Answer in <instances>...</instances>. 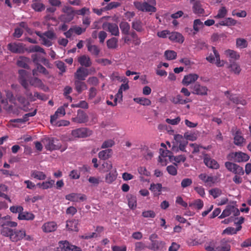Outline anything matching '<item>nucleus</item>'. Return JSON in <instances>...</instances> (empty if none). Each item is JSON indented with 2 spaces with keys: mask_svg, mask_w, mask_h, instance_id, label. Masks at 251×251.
I'll return each instance as SVG.
<instances>
[{
  "mask_svg": "<svg viewBox=\"0 0 251 251\" xmlns=\"http://www.w3.org/2000/svg\"><path fill=\"white\" fill-rule=\"evenodd\" d=\"M237 21L231 18H226L224 20L221 21L219 23V25L224 26H231L235 25Z\"/></svg>",
  "mask_w": 251,
  "mask_h": 251,
  "instance_id": "47",
  "label": "nucleus"
},
{
  "mask_svg": "<svg viewBox=\"0 0 251 251\" xmlns=\"http://www.w3.org/2000/svg\"><path fill=\"white\" fill-rule=\"evenodd\" d=\"M121 3L119 2L112 1L108 3L104 7L105 10H110L114 8H116L120 6Z\"/></svg>",
  "mask_w": 251,
  "mask_h": 251,
  "instance_id": "61",
  "label": "nucleus"
},
{
  "mask_svg": "<svg viewBox=\"0 0 251 251\" xmlns=\"http://www.w3.org/2000/svg\"><path fill=\"white\" fill-rule=\"evenodd\" d=\"M128 205L131 209H134L137 206V199L135 196L129 195L127 196Z\"/></svg>",
  "mask_w": 251,
  "mask_h": 251,
  "instance_id": "38",
  "label": "nucleus"
},
{
  "mask_svg": "<svg viewBox=\"0 0 251 251\" xmlns=\"http://www.w3.org/2000/svg\"><path fill=\"white\" fill-rule=\"evenodd\" d=\"M78 62L81 66L85 67H89L92 65V61L89 56L82 55L78 57Z\"/></svg>",
  "mask_w": 251,
  "mask_h": 251,
  "instance_id": "23",
  "label": "nucleus"
},
{
  "mask_svg": "<svg viewBox=\"0 0 251 251\" xmlns=\"http://www.w3.org/2000/svg\"><path fill=\"white\" fill-rule=\"evenodd\" d=\"M7 49L14 53H21L25 51L24 45L21 43H10L8 44Z\"/></svg>",
  "mask_w": 251,
  "mask_h": 251,
  "instance_id": "12",
  "label": "nucleus"
},
{
  "mask_svg": "<svg viewBox=\"0 0 251 251\" xmlns=\"http://www.w3.org/2000/svg\"><path fill=\"white\" fill-rule=\"evenodd\" d=\"M35 218V215L31 213L28 212H22L21 213L19 214L18 218L21 220H33Z\"/></svg>",
  "mask_w": 251,
  "mask_h": 251,
  "instance_id": "32",
  "label": "nucleus"
},
{
  "mask_svg": "<svg viewBox=\"0 0 251 251\" xmlns=\"http://www.w3.org/2000/svg\"><path fill=\"white\" fill-rule=\"evenodd\" d=\"M65 199L71 201L78 202L79 201H85L86 199V198L85 195L84 194L72 193L66 195Z\"/></svg>",
  "mask_w": 251,
  "mask_h": 251,
  "instance_id": "18",
  "label": "nucleus"
},
{
  "mask_svg": "<svg viewBox=\"0 0 251 251\" xmlns=\"http://www.w3.org/2000/svg\"><path fill=\"white\" fill-rule=\"evenodd\" d=\"M130 35L133 38V43L135 46H138L141 44V41L135 31L131 32Z\"/></svg>",
  "mask_w": 251,
  "mask_h": 251,
  "instance_id": "62",
  "label": "nucleus"
},
{
  "mask_svg": "<svg viewBox=\"0 0 251 251\" xmlns=\"http://www.w3.org/2000/svg\"><path fill=\"white\" fill-rule=\"evenodd\" d=\"M55 181L52 179H50L47 181H44L42 183V189H48L52 187L54 184Z\"/></svg>",
  "mask_w": 251,
  "mask_h": 251,
  "instance_id": "58",
  "label": "nucleus"
},
{
  "mask_svg": "<svg viewBox=\"0 0 251 251\" xmlns=\"http://www.w3.org/2000/svg\"><path fill=\"white\" fill-rule=\"evenodd\" d=\"M89 73L87 69L82 67H79L74 74V77L76 80H85L86 77L88 75Z\"/></svg>",
  "mask_w": 251,
  "mask_h": 251,
  "instance_id": "15",
  "label": "nucleus"
},
{
  "mask_svg": "<svg viewBox=\"0 0 251 251\" xmlns=\"http://www.w3.org/2000/svg\"><path fill=\"white\" fill-rule=\"evenodd\" d=\"M29 83L31 85L40 88H43L44 87V84L42 80L38 77L31 78L29 80Z\"/></svg>",
  "mask_w": 251,
  "mask_h": 251,
  "instance_id": "37",
  "label": "nucleus"
},
{
  "mask_svg": "<svg viewBox=\"0 0 251 251\" xmlns=\"http://www.w3.org/2000/svg\"><path fill=\"white\" fill-rule=\"evenodd\" d=\"M33 61L34 63L37 64V69L39 73L45 75H48L49 74V71L44 66L38 63V60L36 58H33Z\"/></svg>",
  "mask_w": 251,
  "mask_h": 251,
  "instance_id": "48",
  "label": "nucleus"
},
{
  "mask_svg": "<svg viewBox=\"0 0 251 251\" xmlns=\"http://www.w3.org/2000/svg\"><path fill=\"white\" fill-rule=\"evenodd\" d=\"M193 92L194 94L205 96L207 94L208 89L205 86H202L198 82L194 83L191 87Z\"/></svg>",
  "mask_w": 251,
  "mask_h": 251,
  "instance_id": "11",
  "label": "nucleus"
},
{
  "mask_svg": "<svg viewBox=\"0 0 251 251\" xmlns=\"http://www.w3.org/2000/svg\"><path fill=\"white\" fill-rule=\"evenodd\" d=\"M29 58L26 57H20L19 59L17 61V65L18 66L25 68L28 69L29 66L27 64V62L29 61Z\"/></svg>",
  "mask_w": 251,
  "mask_h": 251,
  "instance_id": "42",
  "label": "nucleus"
},
{
  "mask_svg": "<svg viewBox=\"0 0 251 251\" xmlns=\"http://www.w3.org/2000/svg\"><path fill=\"white\" fill-rule=\"evenodd\" d=\"M225 54L231 59L238 60L240 58V55L236 51L231 50H227L225 51Z\"/></svg>",
  "mask_w": 251,
  "mask_h": 251,
  "instance_id": "41",
  "label": "nucleus"
},
{
  "mask_svg": "<svg viewBox=\"0 0 251 251\" xmlns=\"http://www.w3.org/2000/svg\"><path fill=\"white\" fill-rule=\"evenodd\" d=\"M19 81L21 84L25 89L28 90V84L26 80V72L24 70H20L19 71Z\"/></svg>",
  "mask_w": 251,
  "mask_h": 251,
  "instance_id": "25",
  "label": "nucleus"
},
{
  "mask_svg": "<svg viewBox=\"0 0 251 251\" xmlns=\"http://www.w3.org/2000/svg\"><path fill=\"white\" fill-rule=\"evenodd\" d=\"M133 100L135 102L144 106H149L151 104V101L146 98H135L133 99Z\"/></svg>",
  "mask_w": 251,
  "mask_h": 251,
  "instance_id": "45",
  "label": "nucleus"
},
{
  "mask_svg": "<svg viewBox=\"0 0 251 251\" xmlns=\"http://www.w3.org/2000/svg\"><path fill=\"white\" fill-rule=\"evenodd\" d=\"M199 178L207 185L213 184L215 181V179H214V177L208 176L205 173L201 174L199 176Z\"/></svg>",
  "mask_w": 251,
  "mask_h": 251,
  "instance_id": "30",
  "label": "nucleus"
},
{
  "mask_svg": "<svg viewBox=\"0 0 251 251\" xmlns=\"http://www.w3.org/2000/svg\"><path fill=\"white\" fill-rule=\"evenodd\" d=\"M42 142L48 151L58 150L61 147L60 141L55 138L45 137L42 139Z\"/></svg>",
  "mask_w": 251,
  "mask_h": 251,
  "instance_id": "3",
  "label": "nucleus"
},
{
  "mask_svg": "<svg viewBox=\"0 0 251 251\" xmlns=\"http://www.w3.org/2000/svg\"><path fill=\"white\" fill-rule=\"evenodd\" d=\"M198 77L199 76L198 75L190 74L184 76L182 82L184 85L187 86L196 81Z\"/></svg>",
  "mask_w": 251,
  "mask_h": 251,
  "instance_id": "24",
  "label": "nucleus"
},
{
  "mask_svg": "<svg viewBox=\"0 0 251 251\" xmlns=\"http://www.w3.org/2000/svg\"><path fill=\"white\" fill-rule=\"evenodd\" d=\"M203 162L205 165L210 169L217 170L220 168V165L217 161L207 155L204 156Z\"/></svg>",
  "mask_w": 251,
  "mask_h": 251,
  "instance_id": "17",
  "label": "nucleus"
},
{
  "mask_svg": "<svg viewBox=\"0 0 251 251\" xmlns=\"http://www.w3.org/2000/svg\"><path fill=\"white\" fill-rule=\"evenodd\" d=\"M10 216L6 215L4 217H1V214H0V227H5L8 224V220H9Z\"/></svg>",
  "mask_w": 251,
  "mask_h": 251,
  "instance_id": "57",
  "label": "nucleus"
},
{
  "mask_svg": "<svg viewBox=\"0 0 251 251\" xmlns=\"http://www.w3.org/2000/svg\"><path fill=\"white\" fill-rule=\"evenodd\" d=\"M236 43L237 47L240 49L246 48L248 45L247 40L243 38H237Z\"/></svg>",
  "mask_w": 251,
  "mask_h": 251,
  "instance_id": "54",
  "label": "nucleus"
},
{
  "mask_svg": "<svg viewBox=\"0 0 251 251\" xmlns=\"http://www.w3.org/2000/svg\"><path fill=\"white\" fill-rule=\"evenodd\" d=\"M8 190V187L7 186L4 184L0 185V197L3 198V199L8 200L9 202H11V201L10 198L8 195L5 194L4 192H6Z\"/></svg>",
  "mask_w": 251,
  "mask_h": 251,
  "instance_id": "51",
  "label": "nucleus"
},
{
  "mask_svg": "<svg viewBox=\"0 0 251 251\" xmlns=\"http://www.w3.org/2000/svg\"><path fill=\"white\" fill-rule=\"evenodd\" d=\"M216 247L215 241L212 240L208 244L205 245L204 248L207 251H215Z\"/></svg>",
  "mask_w": 251,
  "mask_h": 251,
  "instance_id": "64",
  "label": "nucleus"
},
{
  "mask_svg": "<svg viewBox=\"0 0 251 251\" xmlns=\"http://www.w3.org/2000/svg\"><path fill=\"white\" fill-rule=\"evenodd\" d=\"M229 62L230 64L228 66V68L231 72L235 74L239 75L241 70L240 66L237 63L234 61H232L231 60H229Z\"/></svg>",
  "mask_w": 251,
  "mask_h": 251,
  "instance_id": "33",
  "label": "nucleus"
},
{
  "mask_svg": "<svg viewBox=\"0 0 251 251\" xmlns=\"http://www.w3.org/2000/svg\"><path fill=\"white\" fill-rule=\"evenodd\" d=\"M72 135L75 138H85L90 136L92 131L87 128H79L72 131Z\"/></svg>",
  "mask_w": 251,
  "mask_h": 251,
  "instance_id": "9",
  "label": "nucleus"
},
{
  "mask_svg": "<svg viewBox=\"0 0 251 251\" xmlns=\"http://www.w3.org/2000/svg\"><path fill=\"white\" fill-rule=\"evenodd\" d=\"M117 176V171L115 170L111 171L106 175L105 178V181L109 184L112 183L116 179Z\"/></svg>",
  "mask_w": 251,
  "mask_h": 251,
  "instance_id": "36",
  "label": "nucleus"
},
{
  "mask_svg": "<svg viewBox=\"0 0 251 251\" xmlns=\"http://www.w3.org/2000/svg\"><path fill=\"white\" fill-rule=\"evenodd\" d=\"M233 134L234 135V143L237 146L242 145L245 141V139L242 136L241 131L240 130H236Z\"/></svg>",
  "mask_w": 251,
  "mask_h": 251,
  "instance_id": "28",
  "label": "nucleus"
},
{
  "mask_svg": "<svg viewBox=\"0 0 251 251\" xmlns=\"http://www.w3.org/2000/svg\"><path fill=\"white\" fill-rule=\"evenodd\" d=\"M222 193V190L218 188H213L209 190V194L212 195L214 199L221 196Z\"/></svg>",
  "mask_w": 251,
  "mask_h": 251,
  "instance_id": "56",
  "label": "nucleus"
},
{
  "mask_svg": "<svg viewBox=\"0 0 251 251\" xmlns=\"http://www.w3.org/2000/svg\"><path fill=\"white\" fill-rule=\"evenodd\" d=\"M31 176L38 180H44L46 178V175L43 172L37 170L31 171Z\"/></svg>",
  "mask_w": 251,
  "mask_h": 251,
  "instance_id": "40",
  "label": "nucleus"
},
{
  "mask_svg": "<svg viewBox=\"0 0 251 251\" xmlns=\"http://www.w3.org/2000/svg\"><path fill=\"white\" fill-rule=\"evenodd\" d=\"M230 246L229 244H225L221 242L220 246H217L215 247V251H230Z\"/></svg>",
  "mask_w": 251,
  "mask_h": 251,
  "instance_id": "53",
  "label": "nucleus"
},
{
  "mask_svg": "<svg viewBox=\"0 0 251 251\" xmlns=\"http://www.w3.org/2000/svg\"><path fill=\"white\" fill-rule=\"evenodd\" d=\"M134 5L137 9L142 12H155L156 8L147 2H134Z\"/></svg>",
  "mask_w": 251,
  "mask_h": 251,
  "instance_id": "8",
  "label": "nucleus"
},
{
  "mask_svg": "<svg viewBox=\"0 0 251 251\" xmlns=\"http://www.w3.org/2000/svg\"><path fill=\"white\" fill-rule=\"evenodd\" d=\"M191 3L193 4L192 10L195 14L200 16L203 15L204 14L205 11L201 1L197 0Z\"/></svg>",
  "mask_w": 251,
  "mask_h": 251,
  "instance_id": "20",
  "label": "nucleus"
},
{
  "mask_svg": "<svg viewBox=\"0 0 251 251\" xmlns=\"http://www.w3.org/2000/svg\"><path fill=\"white\" fill-rule=\"evenodd\" d=\"M213 54L212 53L209 54L208 56L206 57V60L210 63L215 64L218 67H222L224 65V61L220 60V56L216 50V48L214 47H212Z\"/></svg>",
  "mask_w": 251,
  "mask_h": 251,
  "instance_id": "4",
  "label": "nucleus"
},
{
  "mask_svg": "<svg viewBox=\"0 0 251 251\" xmlns=\"http://www.w3.org/2000/svg\"><path fill=\"white\" fill-rule=\"evenodd\" d=\"M142 216L146 218H154L156 216V214L153 210H150L143 211Z\"/></svg>",
  "mask_w": 251,
  "mask_h": 251,
  "instance_id": "60",
  "label": "nucleus"
},
{
  "mask_svg": "<svg viewBox=\"0 0 251 251\" xmlns=\"http://www.w3.org/2000/svg\"><path fill=\"white\" fill-rule=\"evenodd\" d=\"M229 99L231 101L237 104H241L245 105L246 104V100L237 95H231L229 96Z\"/></svg>",
  "mask_w": 251,
  "mask_h": 251,
  "instance_id": "31",
  "label": "nucleus"
},
{
  "mask_svg": "<svg viewBox=\"0 0 251 251\" xmlns=\"http://www.w3.org/2000/svg\"><path fill=\"white\" fill-rule=\"evenodd\" d=\"M111 154L112 150L108 149L100 151L99 153V157L100 159L105 160L110 158L111 156Z\"/></svg>",
  "mask_w": 251,
  "mask_h": 251,
  "instance_id": "39",
  "label": "nucleus"
},
{
  "mask_svg": "<svg viewBox=\"0 0 251 251\" xmlns=\"http://www.w3.org/2000/svg\"><path fill=\"white\" fill-rule=\"evenodd\" d=\"M132 27L138 32H142L144 30L143 23L139 20H136L132 22Z\"/></svg>",
  "mask_w": 251,
  "mask_h": 251,
  "instance_id": "44",
  "label": "nucleus"
},
{
  "mask_svg": "<svg viewBox=\"0 0 251 251\" xmlns=\"http://www.w3.org/2000/svg\"><path fill=\"white\" fill-rule=\"evenodd\" d=\"M72 120L75 123L83 124L88 121V117L83 110L79 109L77 110L76 116L73 118Z\"/></svg>",
  "mask_w": 251,
  "mask_h": 251,
  "instance_id": "13",
  "label": "nucleus"
},
{
  "mask_svg": "<svg viewBox=\"0 0 251 251\" xmlns=\"http://www.w3.org/2000/svg\"><path fill=\"white\" fill-rule=\"evenodd\" d=\"M0 233L5 237H9L12 242H17L24 239L25 229H12L8 227H3L1 229Z\"/></svg>",
  "mask_w": 251,
  "mask_h": 251,
  "instance_id": "1",
  "label": "nucleus"
},
{
  "mask_svg": "<svg viewBox=\"0 0 251 251\" xmlns=\"http://www.w3.org/2000/svg\"><path fill=\"white\" fill-rule=\"evenodd\" d=\"M102 27L103 29L110 32L112 35L117 36L120 34L118 26L115 23L105 22L102 24Z\"/></svg>",
  "mask_w": 251,
  "mask_h": 251,
  "instance_id": "10",
  "label": "nucleus"
},
{
  "mask_svg": "<svg viewBox=\"0 0 251 251\" xmlns=\"http://www.w3.org/2000/svg\"><path fill=\"white\" fill-rule=\"evenodd\" d=\"M162 185L161 183H154L151 184L149 189L153 193L154 197H158L161 194V192L163 189Z\"/></svg>",
  "mask_w": 251,
  "mask_h": 251,
  "instance_id": "21",
  "label": "nucleus"
},
{
  "mask_svg": "<svg viewBox=\"0 0 251 251\" xmlns=\"http://www.w3.org/2000/svg\"><path fill=\"white\" fill-rule=\"evenodd\" d=\"M35 33L40 37L42 41L41 44L47 47L51 46L53 44L52 41L56 38V34L53 30H49L43 33L36 31Z\"/></svg>",
  "mask_w": 251,
  "mask_h": 251,
  "instance_id": "2",
  "label": "nucleus"
},
{
  "mask_svg": "<svg viewBox=\"0 0 251 251\" xmlns=\"http://www.w3.org/2000/svg\"><path fill=\"white\" fill-rule=\"evenodd\" d=\"M172 153L167 150L163 151L161 154L163 157H169V159L171 160H174L177 163H180L181 162H184L186 160V157L184 155H180L176 156L172 155Z\"/></svg>",
  "mask_w": 251,
  "mask_h": 251,
  "instance_id": "16",
  "label": "nucleus"
},
{
  "mask_svg": "<svg viewBox=\"0 0 251 251\" xmlns=\"http://www.w3.org/2000/svg\"><path fill=\"white\" fill-rule=\"evenodd\" d=\"M79 221L78 220L72 219L66 221V228L68 230L78 231L79 230L78 225Z\"/></svg>",
  "mask_w": 251,
  "mask_h": 251,
  "instance_id": "22",
  "label": "nucleus"
},
{
  "mask_svg": "<svg viewBox=\"0 0 251 251\" xmlns=\"http://www.w3.org/2000/svg\"><path fill=\"white\" fill-rule=\"evenodd\" d=\"M225 166L228 171L232 172L235 175H243L245 173L243 168L237 164L227 161L225 162Z\"/></svg>",
  "mask_w": 251,
  "mask_h": 251,
  "instance_id": "7",
  "label": "nucleus"
},
{
  "mask_svg": "<svg viewBox=\"0 0 251 251\" xmlns=\"http://www.w3.org/2000/svg\"><path fill=\"white\" fill-rule=\"evenodd\" d=\"M164 56L166 59L172 60L175 59L177 56L176 52L172 50H167L164 52Z\"/></svg>",
  "mask_w": 251,
  "mask_h": 251,
  "instance_id": "52",
  "label": "nucleus"
},
{
  "mask_svg": "<svg viewBox=\"0 0 251 251\" xmlns=\"http://www.w3.org/2000/svg\"><path fill=\"white\" fill-rule=\"evenodd\" d=\"M148 248L154 251H164L166 250L165 243L162 241L156 240L151 243Z\"/></svg>",
  "mask_w": 251,
  "mask_h": 251,
  "instance_id": "14",
  "label": "nucleus"
},
{
  "mask_svg": "<svg viewBox=\"0 0 251 251\" xmlns=\"http://www.w3.org/2000/svg\"><path fill=\"white\" fill-rule=\"evenodd\" d=\"M118 39L112 37L107 41V46L108 49H115L118 47Z\"/></svg>",
  "mask_w": 251,
  "mask_h": 251,
  "instance_id": "49",
  "label": "nucleus"
},
{
  "mask_svg": "<svg viewBox=\"0 0 251 251\" xmlns=\"http://www.w3.org/2000/svg\"><path fill=\"white\" fill-rule=\"evenodd\" d=\"M57 224L53 221L48 222L43 224L42 226V229L45 233L53 232L57 229Z\"/></svg>",
  "mask_w": 251,
  "mask_h": 251,
  "instance_id": "19",
  "label": "nucleus"
},
{
  "mask_svg": "<svg viewBox=\"0 0 251 251\" xmlns=\"http://www.w3.org/2000/svg\"><path fill=\"white\" fill-rule=\"evenodd\" d=\"M166 170L168 173L172 176H175L177 174V169L174 165H171L168 166L166 168Z\"/></svg>",
  "mask_w": 251,
  "mask_h": 251,
  "instance_id": "63",
  "label": "nucleus"
},
{
  "mask_svg": "<svg viewBox=\"0 0 251 251\" xmlns=\"http://www.w3.org/2000/svg\"><path fill=\"white\" fill-rule=\"evenodd\" d=\"M58 251H82L81 248L74 245L67 240H62L58 242Z\"/></svg>",
  "mask_w": 251,
  "mask_h": 251,
  "instance_id": "5",
  "label": "nucleus"
},
{
  "mask_svg": "<svg viewBox=\"0 0 251 251\" xmlns=\"http://www.w3.org/2000/svg\"><path fill=\"white\" fill-rule=\"evenodd\" d=\"M31 7L37 12H41L45 9V5L42 2L41 0H33Z\"/></svg>",
  "mask_w": 251,
  "mask_h": 251,
  "instance_id": "29",
  "label": "nucleus"
},
{
  "mask_svg": "<svg viewBox=\"0 0 251 251\" xmlns=\"http://www.w3.org/2000/svg\"><path fill=\"white\" fill-rule=\"evenodd\" d=\"M169 39L174 42L182 43L184 41V37L181 34L177 32L170 33Z\"/></svg>",
  "mask_w": 251,
  "mask_h": 251,
  "instance_id": "27",
  "label": "nucleus"
},
{
  "mask_svg": "<svg viewBox=\"0 0 251 251\" xmlns=\"http://www.w3.org/2000/svg\"><path fill=\"white\" fill-rule=\"evenodd\" d=\"M86 46L88 49V50L93 55L98 56L99 54L100 50L98 47L95 45H92L91 42L89 41L87 43Z\"/></svg>",
  "mask_w": 251,
  "mask_h": 251,
  "instance_id": "34",
  "label": "nucleus"
},
{
  "mask_svg": "<svg viewBox=\"0 0 251 251\" xmlns=\"http://www.w3.org/2000/svg\"><path fill=\"white\" fill-rule=\"evenodd\" d=\"M242 228V226H238L236 228L233 227H228L223 230V234H227L228 235H232L236 234L237 231H240Z\"/></svg>",
  "mask_w": 251,
  "mask_h": 251,
  "instance_id": "46",
  "label": "nucleus"
},
{
  "mask_svg": "<svg viewBox=\"0 0 251 251\" xmlns=\"http://www.w3.org/2000/svg\"><path fill=\"white\" fill-rule=\"evenodd\" d=\"M233 208V205H228L226 206L225 210H223L222 214L219 216V219H223L229 216L232 214V210Z\"/></svg>",
  "mask_w": 251,
  "mask_h": 251,
  "instance_id": "43",
  "label": "nucleus"
},
{
  "mask_svg": "<svg viewBox=\"0 0 251 251\" xmlns=\"http://www.w3.org/2000/svg\"><path fill=\"white\" fill-rule=\"evenodd\" d=\"M75 89L78 93L81 94L83 91L87 89V86L83 80H76L74 81Z\"/></svg>",
  "mask_w": 251,
  "mask_h": 251,
  "instance_id": "26",
  "label": "nucleus"
},
{
  "mask_svg": "<svg viewBox=\"0 0 251 251\" xmlns=\"http://www.w3.org/2000/svg\"><path fill=\"white\" fill-rule=\"evenodd\" d=\"M119 26L123 34H129L130 26L129 24L127 22H121L119 24Z\"/></svg>",
  "mask_w": 251,
  "mask_h": 251,
  "instance_id": "35",
  "label": "nucleus"
},
{
  "mask_svg": "<svg viewBox=\"0 0 251 251\" xmlns=\"http://www.w3.org/2000/svg\"><path fill=\"white\" fill-rule=\"evenodd\" d=\"M250 158V156L246 153L241 151L232 152L227 156L228 160H233L235 162H246Z\"/></svg>",
  "mask_w": 251,
  "mask_h": 251,
  "instance_id": "6",
  "label": "nucleus"
},
{
  "mask_svg": "<svg viewBox=\"0 0 251 251\" xmlns=\"http://www.w3.org/2000/svg\"><path fill=\"white\" fill-rule=\"evenodd\" d=\"M62 12L64 13V15H69L70 17L75 16V11L74 8L69 6H64L62 9Z\"/></svg>",
  "mask_w": 251,
  "mask_h": 251,
  "instance_id": "50",
  "label": "nucleus"
},
{
  "mask_svg": "<svg viewBox=\"0 0 251 251\" xmlns=\"http://www.w3.org/2000/svg\"><path fill=\"white\" fill-rule=\"evenodd\" d=\"M203 23L200 19H196L194 20L193 23V29L195 31L198 32L201 28L203 27Z\"/></svg>",
  "mask_w": 251,
  "mask_h": 251,
  "instance_id": "55",
  "label": "nucleus"
},
{
  "mask_svg": "<svg viewBox=\"0 0 251 251\" xmlns=\"http://www.w3.org/2000/svg\"><path fill=\"white\" fill-rule=\"evenodd\" d=\"M227 14V10L225 7H222L218 12L217 15L215 17L217 19L224 18Z\"/></svg>",
  "mask_w": 251,
  "mask_h": 251,
  "instance_id": "59",
  "label": "nucleus"
}]
</instances>
